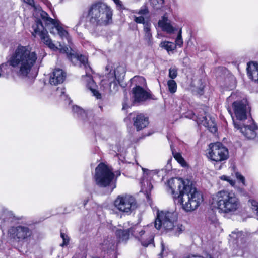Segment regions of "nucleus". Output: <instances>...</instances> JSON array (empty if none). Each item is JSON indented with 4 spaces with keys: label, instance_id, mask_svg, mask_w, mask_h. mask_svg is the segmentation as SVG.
Segmentation results:
<instances>
[{
    "label": "nucleus",
    "instance_id": "obj_1",
    "mask_svg": "<svg viewBox=\"0 0 258 258\" xmlns=\"http://www.w3.org/2000/svg\"><path fill=\"white\" fill-rule=\"evenodd\" d=\"M32 29V35L34 37L37 35L39 36L42 42L50 49L53 50L59 49L61 53H66L68 58L74 64L76 65L79 63L80 65H83L84 67L86 75L82 76V81L86 83L87 87L91 91L94 96H96L97 99L100 98V94L94 89L95 84L91 76L92 71L87 63V58L84 55L76 54L71 47L64 46L61 43L59 44V48H57L49 38L48 32L44 28L42 22L39 19L37 20L33 25Z\"/></svg>",
    "mask_w": 258,
    "mask_h": 258
},
{
    "label": "nucleus",
    "instance_id": "obj_2",
    "mask_svg": "<svg viewBox=\"0 0 258 258\" xmlns=\"http://www.w3.org/2000/svg\"><path fill=\"white\" fill-rule=\"evenodd\" d=\"M167 186L174 195L175 202L181 205L186 212L196 210L203 201L202 194L188 179L172 178L168 181Z\"/></svg>",
    "mask_w": 258,
    "mask_h": 258
},
{
    "label": "nucleus",
    "instance_id": "obj_3",
    "mask_svg": "<svg viewBox=\"0 0 258 258\" xmlns=\"http://www.w3.org/2000/svg\"><path fill=\"white\" fill-rule=\"evenodd\" d=\"M37 57L36 52L29 46H18L7 62L0 65V77L8 72V64L14 69L19 77H27L36 64Z\"/></svg>",
    "mask_w": 258,
    "mask_h": 258
},
{
    "label": "nucleus",
    "instance_id": "obj_4",
    "mask_svg": "<svg viewBox=\"0 0 258 258\" xmlns=\"http://www.w3.org/2000/svg\"><path fill=\"white\" fill-rule=\"evenodd\" d=\"M112 17V11L109 6L104 3H95L89 6L86 13H83L73 29L77 31L78 26L83 23L84 27L93 34L97 26L111 23Z\"/></svg>",
    "mask_w": 258,
    "mask_h": 258
},
{
    "label": "nucleus",
    "instance_id": "obj_5",
    "mask_svg": "<svg viewBox=\"0 0 258 258\" xmlns=\"http://www.w3.org/2000/svg\"><path fill=\"white\" fill-rule=\"evenodd\" d=\"M211 206L220 213H234L241 207L238 197L233 192L222 190L213 195L210 201Z\"/></svg>",
    "mask_w": 258,
    "mask_h": 258
},
{
    "label": "nucleus",
    "instance_id": "obj_6",
    "mask_svg": "<svg viewBox=\"0 0 258 258\" xmlns=\"http://www.w3.org/2000/svg\"><path fill=\"white\" fill-rule=\"evenodd\" d=\"M177 214L174 211H158L155 221L157 229L163 228L166 231H171L175 235H179L183 230L182 225L177 224Z\"/></svg>",
    "mask_w": 258,
    "mask_h": 258
},
{
    "label": "nucleus",
    "instance_id": "obj_7",
    "mask_svg": "<svg viewBox=\"0 0 258 258\" xmlns=\"http://www.w3.org/2000/svg\"><path fill=\"white\" fill-rule=\"evenodd\" d=\"M147 229V228L142 229L137 227L127 230H117L115 233L119 240L122 241H126L131 233L141 241L143 246H147L153 241V236Z\"/></svg>",
    "mask_w": 258,
    "mask_h": 258
},
{
    "label": "nucleus",
    "instance_id": "obj_8",
    "mask_svg": "<svg viewBox=\"0 0 258 258\" xmlns=\"http://www.w3.org/2000/svg\"><path fill=\"white\" fill-rule=\"evenodd\" d=\"M39 13L48 29H49L50 32L54 35L58 34L62 39H66L67 41L68 47H71V38L68 31L61 26L60 22L50 18L48 14L44 11L39 10Z\"/></svg>",
    "mask_w": 258,
    "mask_h": 258
},
{
    "label": "nucleus",
    "instance_id": "obj_9",
    "mask_svg": "<svg viewBox=\"0 0 258 258\" xmlns=\"http://www.w3.org/2000/svg\"><path fill=\"white\" fill-rule=\"evenodd\" d=\"M134 20L137 23L143 24L144 26V39L148 44H150L152 40L151 32V24L146 19H148L149 11L146 6H143L139 10L134 12Z\"/></svg>",
    "mask_w": 258,
    "mask_h": 258
},
{
    "label": "nucleus",
    "instance_id": "obj_10",
    "mask_svg": "<svg viewBox=\"0 0 258 258\" xmlns=\"http://www.w3.org/2000/svg\"><path fill=\"white\" fill-rule=\"evenodd\" d=\"M114 174L111 170L104 163H100L96 168L94 176L97 185L100 187H106L112 182Z\"/></svg>",
    "mask_w": 258,
    "mask_h": 258
},
{
    "label": "nucleus",
    "instance_id": "obj_11",
    "mask_svg": "<svg viewBox=\"0 0 258 258\" xmlns=\"http://www.w3.org/2000/svg\"><path fill=\"white\" fill-rule=\"evenodd\" d=\"M115 207L120 212L130 214L137 208L135 198L130 195L118 196L114 202Z\"/></svg>",
    "mask_w": 258,
    "mask_h": 258
},
{
    "label": "nucleus",
    "instance_id": "obj_12",
    "mask_svg": "<svg viewBox=\"0 0 258 258\" xmlns=\"http://www.w3.org/2000/svg\"><path fill=\"white\" fill-rule=\"evenodd\" d=\"M207 154L208 158L216 162L226 160L229 157L227 148L219 142L210 144Z\"/></svg>",
    "mask_w": 258,
    "mask_h": 258
},
{
    "label": "nucleus",
    "instance_id": "obj_13",
    "mask_svg": "<svg viewBox=\"0 0 258 258\" xmlns=\"http://www.w3.org/2000/svg\"><path fill=\"white\" fill-rule=\"evenodd\" d=\"M137 83L132 90L134 101L140 102L145 101L151 97L150 92L145 90L143 87L146 86L145 79L141 76H135L133 79Z\"/></svg>",
    "mask_w": 258,
    "mask_h": 258
},
{
    "label": "nucleus",
    "instance_id": "obj_14",
    "mask_svg": "<svg viewBox=\"0 0 258 258\" xmlns=\"http://www.w3.org/2000/svg\"><path fill=\"white\" fill-rule=\"evenodd\" d=\"M32 234L31 230L26 226H12L8 230L9 236L17 242L27 241Z\"/></svg>",
    "mask_w": 258,
    "mask_h": 258
},
{
    "label": "nucleus",
    "instance_id": "obj_15",
    "mask_svg": "<svg viewBox=\"0 0 258 258\" xmlns=\"http://www.w3.org/2000/svg\"><path fill=\"white\" fill-rule=\"evenodd\" d=\"M233 108L236 117L239 120L246 119L249 107L245 101H235L233 103Z\"/></svg>",
    "mask_w": 258,
    "mask_h": 258
},
{
    "label": "nucleus",
    "instance_id": "obj_16",
    "mask_svg": "<svg viewBox=\"0 0 258 258\" xmlns=\"http://www.w3.org/2000/svg\"><path fill=\"white\" fill-rule=\"evenodd\" d=\"M66 78V73L61 69H55L49 75V83L56 86L63 82Z\"/></svg>",
    "mask_w": 258,
    "mask_h": 258
},
{
    "label": "nucleus",
    "instance_id": "obj_17",
    "mask_svg": "<svg viewBox=\"0 0 258 258\" xmlns=\"http://www.w3.org/2000/svg\"><path fill=\"white\" fill-rule=\"evenodd\" d=\"M233 123L235 128L240 129L241 132L247 138L253 139L256 136L255 131L257 127L256 125L252 123L251 124L241 126L240 124L233 120Z\"/></svg>",
    "mask_w": 258,
    "mask_h": 258
},
{
    "label": "nucleus",
    "instance_id": "obj_18",
    "mask_svg": "<svg viewBox=\"0 0 258 258\" xmlns=\"http://www.w3.org/2000/svg\"><path fill=\"white\" fill-rule=\"evenodd\" d=\"M158 26L161 28L162 31L169 34L173 33L175 30V28L171 24L170 21L166 15L162 16L161 19L159 20Z\"/></svg>",
    "mask_w": 258,
    "mask_h": 258
},
{
    "label": "nucleus",
    "instance_id": "obj_19",
    "mask_svg": "<svg viewBox=\"0 0 258 258\" xmlns=\"http://www.w3.org/2000/svg\"><path fill=\"white\" fill-rule=\"evenodd\" d=\"M115 247V242L111 236L105 237L100 244V248L107 253L114 250Z\"/></svg>",
    "mask_w": 258,
    "mask_h": 258
},
{
    "label": "nucleus",
    "instance_id": "obj_20",
    "mask_svg": "<svg viewBox=\"0 0 258 258\" xmlns=\"http://www.w3.org/2000/svg\"><path fill=\"white\" fill-rule=\"evenodd\" d=\"M247 71L249 78L253 81L258 82V63L254 62L249 63Z\"/></svg>",
    "mask_w": 258,
    "mask_h": 258
},
{
    "label": "nucleus",
    "instance_id": "obj_21",
    "mask_svg": "<svg viewBox=\"0 0 258 258\" xmlns=\"http://www.w3.org/2000/svg\"><path fill=\"white\" fill-rule=\"evenodd\" d=\"M148 118L142 114L137 115L134 123V126L138 131L145 128L148 126Z\"/></svg>",
    "mask_w": 258,
    "mask_h": 258
},
{
    "label": "nucleus",
    "instance_id": "obj_22",
    "mask_svg": "<svg viewBox=\"0 0 258 258\" xmlns=\"http://www.w3.org/2000/svg\"><path fill=\"white\" fill-rule=\"evenodd\" d=\"M125 70L123 67L119 66L117 67L114 71L113 73L111 75V77L109 78V81L110 84L114 81L115 79L119 80L121 77L124 76Z\"/></svg>",
    "mask_w": 258,
    "mask_h": 258
},
{
    "label": "nucleus",
    "instance_id": "obj_23",
    "mask_svg": "<svg viewBox=\"0 0 258 258\" xmlns=\"http://www.w3.org/2000/svg\"><path fill=\"white\" fill-rule=\"evenodd\" d=\"M160 47L165 49L168 54H170L175 49L176 45L173 42L164 41L160 43Z\"/></svg>",
    "mask_w": 258,
    "mask_h": 258
},
{
    "label": "nucleus",
    "instance_id": "obj_24",
    "mask_svg": "<svg viewBox=\"0 0 258 258\" xmlns=\"http://www.w3.org/2000/svg\"><path fill=\"white\" fill-rule=\"evenodd\" d=\"M201 123L206 127L209 128L211 132H215L216 131V127L215 125L214 120L211 119L208 120V117L207 116L203 117L200 120Z\"/></svg>",
    "mask_w": 258,
    "mask_h": 258
},
{
    "label": "nucleus",
    "instance_id": "obj_25",
    "mask_svg": "<svg viewBox=\"0 0 258 258\" xmlns=\"http://www.w3.org/2000/svg\"><path fill=\"white\" fill-rule=\"evenodd\" d=\"M72 111L74 114L83 119H84L87 116V113L78 106H73Z\"/></svg>",
    "mask_w": 258,
    "mask_h": 258
},
{
    "label": "nucleus",
    "instance_id": "obj_26",
    "mask_svg": "<svg viewBox=\"0 0 258 258\" xmlns=\"http://www.w3.org/2000/svg\"><path fill=\"white\" fill-rule=\"evenodd\" d=\"M72 111L74 114L83 119H84L87 116V113L78 106H73Z\"/></svg>",
    "mask_w": 258,
    "mask_h": 258
},
{
    "label": "nucleus",
    "instance_id": "obj_27",
    "mask_svg": "<svg viewBox=\"0 0 258 258\" xmlns=\"http://www.w3.org/2000/svg\"><path fill=\"white\" fill-rule=\"evenodd\" d=\"M143 172L144 177L146 178L148 180V178H153L154 176H157L159 173V171L157 170H149L147 169L142 168Z\"/></svg>",
    "mask_w": 258,
    "mask_h": 258
},
{
    "label": "nucleus",
    "instance_id": "obj_28",
    "mask_svg": "<svg viewBox=\"0 0 258 258\" xmlns=\"http://www.w3.org/2000/svg\"><path fill=\"white\" fill-rule=\"evenodd\" d=\"M210 228L214 231L218 232L221 231L220 223L216 217H213L211 220Z\"/></svg>",
    "mask_w": 258,
    "mask_h": 258
},
{
    "label": "nucleus",
    "instance_id": "obj_29",
    "mask_svg": "<svg viewBox=\"0 0 258 258\" xmlns=\"http://www.w3.org/2000/svg\"><path fill=\"white\" fill-rule=\"evenodd\" d=\"M167 86L169 91L173 94L177 91V85L176 82L172 79H170L167 81Z\"/></svg>",
    "mask_w": 258,
    "mask_h": 258
},
{
    "label": "nucleus",
    "instance_id": "obj_30",
    "mask_svg": "<svg viewBox=\"0 0 258 258\" xmlns=\"http://www.w3.org/2000/svg\"><path fill=\"white\" fill-rule=\"evenodd\" d=\"M172 154L175 159L180 163L182 166L186 164V162L180 153L176 152L172 149Z\"/></svg>",
    "mask_w": 258,
    "mask_h": 258
},
{
    "label": "nucleus",
    "instance_id": "obj_31",
    "mask_svg": "<svg viewBox=\"0 0 258 258\" xmlns=\"http://www.w3.org/2000/svg\"><path fill=\"white\" fill-rule=\"evenodd\" d=\"M248 203L252 210L258 216V202L253 199H250L248 201Z\"/></svg>",
    "mask_w": 258,
    "mask_h": 258
},
{
    "label": "nucleus",
    "instance_id": "obj_32",
    "mask_svg": "<svg viewBox=\"0 0 258 258\" xmlns=\"http://www.w3.org/2000/svg\"><path fill=\"white\" fill-rule=\"evenodd\" d=\"M163 2L164 0H151V4L156 9L161 8Z\"/></svg>",
    "mask_w": 258,
    "mask_h": 258
},
{
    "label": "nucleus",
    "instance_id": "obj_33",
    "mask_svg": "<svg viewBox=\"0 0 258 258\" xmlns=\"http://www.w3.org/2000/svg\"><path fill=\"white\" fill-rule=\"evenodd\" d=\"M176 46H179V47H182L183 45V40L182 39L181 36V30H180L178 34V35L175 40V43Z\"/></svg>",
    "mask_w": 258,
    "mask_h": 258
},
{
    "label": "nucleus",
    "instance_id": "obj_34",
    "mask_svg": "<svg viewBox=\"0 0 258 258\" xmlns=\"http://www.w3.org/2000/svg\"><path fill=\"white\" fill-rule=\"evenodd\" d=\"M243 233L241 231H234L231 233L230 236L233 239L238 240L239 238L242 239Z\"/></svg>",
    "mask_w": 258,
    "mask_h": 258
},
{
    "label": "nucleus",
    "instance_id": "obj_35",
    "mask_svg": "<svg viewBox=\"0 0 258 258\" xmlns=\"http://www.w3.org/2000/svg\"><path fill=\"white\" fill-rule=\"evenodd\" d=\"M220 179L223 181H226L227 182H228L232 186H234L235 185V181L232 180L230 177L226 176V175H222L220 177Z\"/></svg>",
    "mask_w": 258,
    "mask_h": 258
},
{
    "label": "nucleus",
    "instance_id": "obj_36",
    "mask_svg": "<svg viewBox=\"0 0 258 258\" xmlns=\"http://www.w3.org/2000/svg\"><path fill=\"white\" fill-rule=\"evenodd\" d=\"M60 96L62 100H64L66 101L69 104L72 102L69 98H68V96L65 94V92L64 89H61L60 91Z\"/></svg>",
    "mask_w": 258,
    "mask_h": 258
},
{
    "label": "nucleus",
    "instance_id": "obj_37",
    "mask_svg": "<svg viewBox=\"0 0 258 258\" xmlns=\"http://www.w3.org/2000/svg\"><path fill=\"white\" fill-rule=\"evenodd\" d=\"M177 75V71L176 68H170L169 70V77L172 80L175 78Z\"/></svg>",
    "mask_w": 258,
    "mask_h": 258
},
{
    "label": "nucleus",
    "instance_id": "obj_38",
    "mask_svg": "<svg viewBox=\"0 0 258 258\" xmlns=\"http://www.w3.org/2000/svg\"><path fill=\"white\" fill-rule=\"evenodd\" d=\"M60 235L61 237L63 240V243L62 244H61V245L62 246H63L64 245H68L69 242V237H68V236L65 233L62 232L61 233Z\"/></svg>",
    "mask_w": 258,
    "mask_h": 258
},
{
    "label": "nucleus",
    "instance_id": "obj_39",
    "mask_svg": "<svg viewBox=\"0 0 258 258\" xmlns=\"http://www.w3.org/2000/svg\"><path fill=\"white\" fill-rule=\"evenodd\" d=\"M235 176L237 180H239L243 185H245V180L244 177L239 172H236Z\"/></svg>",
    "mask_w": 258,
    "mask_h": 258
},
{
    "label": "nucleus",
    "instance_id": "obj_40",
    "mask_svg": "<svg viewBox=\"0 0 258 258\" xmlns=\"http://www.w3.org/2000/svg\"><path fill=\"white\" fill-rule=\"evenodd\" d=\"M23 1L31 6L34 9H37V6L35 5L34 0H23Z\"/></svg>",
    "mask_w": 258,
    "mask_h": 258
},
{
    "label": "nucleus",
    "instance_id": "obj_41",
    "mask_svg": "<svg viewBox=\"0 0 258 258\" xmlns=\"http://www.w3.org/2000/svg\"><path fill=\"white\" fill-rule=\"evenodd\" d=\"M114 3L116 4V7L118 9H121L123 7V5L121 1L120 0H113Z\"/></svg>",
    "mask_w": 258,
    "mask_h": 258
},
{
    "label": "nucleus",
    "instance_id": "obj_42",
    "mask_svg": "<svg viewBox=\"0 0 258 258\" xmlns=\"http://www.w3.org/2000/svg\"><path fill=\"white\" fill-rule=\"evenodd\" d=\"M185 258H203L202 256L196 255H190L186 256Z\"/></svg>",
    "mask_w": 258,
    "mask_h": 258
},
{
    "label": "nucleus",
    "instance_id": "obj_43",
    "mask_svg": "<svg viewBox=\"0 0 258 258\" xmlns=\"http://www.w3.org/2000/svg\"><path fill=\"white\" fill-rule=\"evenodd\" d=\"M234 97V95L233 94H231L230 96H229L228 98H227V100L228 101H231L232 98Z\"/></svg>",
    "mask_w": 258,
    "mask_h": 258
},
{
    "label": "nucleus",
    "instance_id": "obj_44",
    "mask_svg": "<svg viewBox=\"0 0 258 258\" xmlns=\"http://www.w3.org/2000/svg\"><path fill=\"white\" fill-rule=\"evenodd\" d=\"M127 107H128V105H127V104H125V103H124V104H123V108H122V109H126Z\"/></svg>",
    "mask_w": 258,
    "mask_h": 258
},
{
    "label": "nucleus",
    "instance_id": "obj_45",
    "mask_svg": "<svg viewBox=\"0 0 258 258\" xmlns=\"http://www.w3.org/2000/svg\"><path fill=\"white\" fill-rule=\"evenodd\" d=\"M88 202V200H85L84 201V206H85V205L86 204L87 202Z\"/></svg>",
    "mask_w": 258,
    "mask_h": 258
},
{
    "label": "nucleus",
    "instance_id": "obj_46",
    "mask_svg": "<svg viewBox=\"0 0 258 258\" xmlns=\"http://www.w3.org/2000/svg\"><path fill=\"white\" fill-rule=\"evenodd\" d=\"M112 257H113V258H116V256H115V255H113V256H112Z\"/></svg>",
    "mask_w": 258,
    "mask_h": 258
},
{
    "label": "nucleus",
    "instance_id": "obj_47",
    "mask_svg": "<svg viewBox=\"0 0 258 258\" xmlns=\"http://www.w3.org/2000/svg\"><path fill=\"white\" fill-rule=\"evenodd\" d=\"M152 187H150V186H149V190H150L151 189Z\"/></svg>",
    "mask_w": 258,
    "mask_h": 258
}]
</instances>
